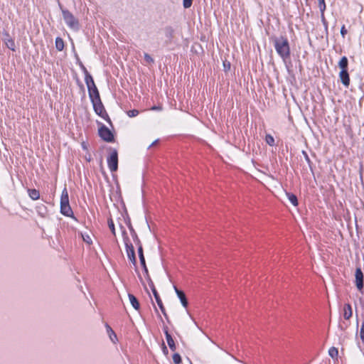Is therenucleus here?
<instances>
[{
	"mask_svg": "<svg viewBox=\"0 0 364 364\" xmlns=\"http://www.w3.org/2000/svg\"><path fill=\"white\" fill-rule=\"evenodd\" d=\"M265 141L267 144L269 146H274V139L271 134H267L265 136Z\"/></svg>",
	"mask_w": 364,
	"mask_h": 364,
	"instance_id": "obj_26",
	"label": "nucleus"
},
{
	"mask_svg": "<svg viewBox=\"0 0 364 364\" xmlns=\"http://www.w3.org/2000/svg\"><path fill=\"white\" fill-rule=\"evenodd\" d=\"M55 48L58 51H62L64 48V41L60 37L55 38Z\"/></svg>",
	"mask_w": 364,
	"mask_h": 364,
	"instance_id": "obj_22",
	"label": "nucleus"
},
{
	"mask_svg": "<svg viewBox=\"0 0 364 364\" xmlns=\"http://www.w3.org/2000/svg\"><path fill=\"white\" fill-rule=\"evenodd\" d=\"M108 226H109L110 230L112 231V233L114 235H115L116 232H115L114 224V222L112 218L108 220Z\"/></svg>",
	"mask_w": 364,
	"mask_h": 364,
	"instance_id": "obj_29",
	"label": "nucleus"
},
{
	"mask_svg": "<svg viewBox=\"0 0 364 364\" xmlns=\"http://www.w3.org/2000/svg\"><path fill=\"white\" fill-rule=\"evenodd\" d=\"M174 289L181 302V304L183 306L186 308L188 306V302L185 293L183 291L178 289L176 286H174Z\"/></svg>",
	"mask_w": 364,
	"mask_h": 364,
	"instance_id": "obj_14",
	"label": "nucleus"
},
{
	"mask_svg": "<svg viewBox=\"0 0 364 364\" xmlns=\"http://www.w3.org/2000/svg\"><path fill=\"white\" fill-rule=\"evenodd\" d=\"M105 327L107 328V333L109 334L110 340L114 343H115L116 341H117V338L116 333L114 332V331L112 329V328L107 323H106Z\"/></svg>",
	"mask_w": 364,
	"mask_h": 364,
	"instance_id": "obj_17",
	"label": "nucleus"
},
{
	"mask_svg": "<svg viewBox=\"0 0 364 364\" xmlns=\"http://www.w3.org/2000/svg\"><path fill=\"white\" fill-rule=\"evenodd\" d=\"M343 316L345 320L348 321L353 316V309L350 304H345L343 307Z\"/></svg>",
	"mask_w": 364,
	"mask_h": 364,
	"instance_id": "obj_11",
	"label": "nucleus"
},
{
	"mask_svg": "<svg viewBox=\"0 0 364 364\" xmlns=\"http://www.w3.org/2000/svg\"><path fill=\"white\" fill-rule=\"evenodd\" d=\"M6 45L8 48L11 49V50H15V43L14 40L9 39L6 43Z\"/></svg>",
	"mask_w": 364,
	"mask_h": 364,
	"instance_id": "obj_28",
	"label": "nucleus"
},
{
	"mask_svg": "<svg viewBox=\"0 0 364 364\" xmlns=\"http://www.w3.org/2000/svg\"><path fill=\"white\" fill-rule=\"evenodd\" d=\"M303 154H304V156H305V159H306V161H307V163H308L309 164H310V163H311V160H310V159H309V157L308 154H307L305 151H303Z\"/></svg>",
	"mask_w": 364,
	"mask_h": 364,
	"instance_id": "obj_41",
	"label": "nucleus"
},
{
	"mask_svg": "<svg viewBox=\"0 0 364 364\" xmlns=\"http://www.w3.org/2000/svg\"><path fill=\"white\" fill-rule=\"evenodd\" d=\"M148 282H149V287L151 288V291H152V293L154 296V298L156 299V301L159 307V309H161L162 314H164V316H165V318L168 320V315L166 312V310H165V308L163 305V303H162V301L155 288V286L154 284V282H152V280L151 279L150 277L148 276Z\"/></svg>",
	"mask_w": 364,
	"mask_h": 364,
	"instance_id": "obj_6",
	"label": "nucleus"
},
{
	"mask_svg": "<svg viewBox=\"0 0 364 364\" xmlns=\"http://www.w3.org/2000/svg\"><path fill=\"white\" fill-rule=\"evenodd\" d=\"M144 60L148 63H154V59L148 53H144Z\"/></svg>",
	"mask_w": 364,
	"mask_h": 364,
	"instance_id": "obj_34",
	"label": "nucleus"
},
{
	"mask_svg": "<svg viewBox=\"0 0 364 364\" xmlns=\"http://www.w3.org/2000/svg\"><path fill=\"white\" fill-rule=\"evenodd\" d=\"M286 195H287L289 200L290 201V203L294 206H297L298 205L297 197L294 194L291 193H286Z\"/></svg>",
	"mask_w": 364,
	"mask_h": 364,
	"instance_id": "obj_23",
	"label": "nucleus"
},
{
	"mask_svg": "<svg viewBox=\"0 0 364 364\" xmlns=\"http://www.w3.org/2000/svg\"><path fill=\"white\" fill-rule=\"evenodd\" d=\"M138 246V254L139 260L144 262V252H143V247L141 245V243L136 244Z\"/></svg>",
	"mask_w": 364,
	"mask_h": 364,
	"instance_id": "obj_25",
	"label": "nucleus"
},
{
	"mask_svg": "<svg viewBox=\"0 0 364 364\" xmlns=\"http://www.w3.org/2000/svg\"><path fill=\"white\" fill-rule=\"evenodd\" d=\"M159 142V140H155L150 146H149V148L151 147V146H155L157 143Z\"/></svg>",
	"mask_w": 364,
	"mask_h": 364,
	"instance_id": "obj_42",
	"label": "nucleus"
},
{
	"mask_svg": "<svg viewBox=\"0 0 364 364\" xmlns=\"http://www.w3.org/2000/svg\"><path fill=\"white\" fill-rule=\"evenodd\" d=\"M128 226H129V229L130 230V232L132 236L134 242H135V244H139L141 242V241H140L139 238L138 237L137 234L135 232V230H134L133 227L132 226V225L130 223L129 224Z\"/></svg>",
	"mask_w": 364,
	"mask_h": 364,
	"instance_id": "obj_21",
	"label": "nucleus"
},
{
	"mask_svg": "<svg viewBox=\"0 0 364 364\" xmlns=\"http://www.w3.org/2000/svg\"><path fill=\"white\" fill-rule=\"evenodd\" d=\"M164 33H165V36L169 41H171L173 38L174 29L171 26H166L164 28Z\"/></svg>",
	"mask_w": 364,
	"mask_h": 364,
	"instance_id": "obj_18",
	"label": "nucleus"
},
{
	"mask_svg": "<svg viewBox=\"0 0 364 364\" xmlns=\"http://www.w3.org/2000/svg\"><path fill=\"white\" fill-rule=\"evenodd\" d=\"M128 296L132 306L134 308V309L139 310L140 304L136 297L132 294H129Z\"/></svg>",
	"mask_w": 364,
	"mask_h": 364,
	"instance_id": "obj_15",
	"label": "nucleus"
},
{
	"mask_svg": "<svg viewBox=\"0 0 364 364\" xmlns=\"http://www.w3.org/2000/svg\"><path fill=\"white\" fill-rule=\"evenodd\" d=\"M273 43L277 53L284 62L290 58V47L287 38L275 37L273 38Z\"/></svg>",
	"mask_w": 364,
	"mask_h": 364,
	"instance_id": "obj_1",
	"label": "nucleus"
},
{
	"mask_svg": "<svg viewBox=\"0 0 364 364\" xmlns=\"http://www.w3.org/2000/svg\"><path fill=\"white\" fill-rule=\"evenodd\" d=\"M355 286L358 290H362L363 288V273L360 267L356 268L355 273Z\"/></svg>",
	"mask_w": 364,
	"mask_h": 364,
	"instance_id": "obj_9",
	"label": "nucleus"
},
{
	"mask_svg": "<svg viewBox=\"0 0 364 364\" xmlns=\"http://www.w3.org/2000/svg\"><path fill=\"white\" fill-rule=\"evenodd\" d=\"M173 360L175 364H180L181 363V357L178 353H174L173 355Z\"/></svg>",
	"mask_w": 364,
	"mask_h": 364,
	"instance_id": "obj_30",
	"label": "nucleus"
},
{
	"mask_svg": "<svg viewBox=\"0 0 364 364\" xmlns=\"http://www.w3.org/2000/svg\"><path fill=\"white\" fill-rule=\"evenodd\" d=\"M349 323L345 321L340 322L338 324V328L342 331H345L349 326Z\"/></svg>",
	"mask_w": 364,
	"mask_h": 364,
	"instance_id": "obj_27",
	"label": "nucleus"
},
{
	"mask_svg": "<svg viewBox=\"0 0 364 364\" xmlns=\"http://www.w3.org/2000/svg\"><path fill=\"white\" fill-rule=\"evenodd\" d=\"M339 77L342 84L346 87H348L350 85V77L348 72V70H341L339 73Z\"/></svg>",
	"mask_w": 364,
	"mask_h": 364,
	"instance_id": "obj_12",
	"label": "nucleus"
},
{
	"mask_svg": "<svg viewBox=\"0 0 364 364\" xmlns=\"http://www.w3.org/2000/svg\"><path fill=\"white\" fill-rule=\"evenodd\" d=\"M346 33H347V30H346V28L345 26L343 25V26L341 27V34L342 35V36H343V38H345V36L346 35Z\"/></svg>",
	"mask_w": 364,
	"mask_h": 364,
	"instance_id": "obj_37",
	"label": "nucleus"
},
{
	"mask_svg": "<svg viewBox=\"0 0 364 364\" xmlns=\"http://www.w3.org/2000/svg\"><path fill=\"white\" fill-rule=\"evenodd\" d=\"M328 355L333 358V359H338V350L336 347H331L328 350Z\"/></svg>",
	"mask_w": 364,
	"mask_h": 364,
	"instance_id": "obj_24",
	"label": "nucleus"
},
{
	"mask_svg": "<svg viewBox=\"0 0 364 364\" xmlns=\"http://www.w3.org/2000/svg\"><path fill=\"white\" fill-rule=\"evenodd\" d=\"M99 135L105 141H114V135L112 132L105 125H102L99 129Z\"/></svg>",
	"mask_w": 364,
	"mask_h": 364,
	"instance_id": "obj_8",
	"label": "nucleus"
},
{
	"mask_svg": "<svg viewBox=\"0 0 364 364\" xmlns=\"http://www.w3.org/2000/svg\"><path fill=\"white\" fill-rule=\"evenodd\" d=\"M85 82L88 88L96 87L94 80L90 73L85 75Z\"/></svg>",
	"mask_w": 364,
	"mask_h": 364,
	"instance_id": "obj_16",
	"label": "nucleus"
},
{
	"mask_svg": "<svg viewBox=\"0 0 364 364\" xmlns=\"http://www.w3.org/2000/svg\"><path fill=\"white\" fill-rule=\"evenodd\" d=\"M151 109H153V110H160V109H161V107L154 106V107L151 108Z\"/></svg>",
	"mask_w": 364,
	"mask_h": 364,
	"instance_id": "obj_43",
	"label": "nucleus"
},
{
	"mask_svg": "<svg viewBox=\"0 0 364 364\" xmlns=\"http://www.w3.org/2000/svg\"><path fill=\"white\" fill-rule=\"evenodd\" d=\"M162 350H163V353L166 355H168V349L166 348V346H165L164 343H163V347H162Z\"/></svg>",
	"mask_w": 364,
	"mask_h": 364,
	"instance_id": "obj_40",
	"label": "nucleus"
},
{
	"mask_svg": "<svg viewBox=\"0 0 364 364\" xmlns=\"http://www.w3.org/2000/svg\"><path fill=\"white\" fill-rule=\"evenodd\" d=\"M84 240L87 243H90L91 242V240L88 236L87 239L84 238Z\"/></svg>",
	"mask_w": 364,
	"mask_h": 364,
	"instance_id": "obj_44",
	"label": "nucleus"
},
{
	"mask_svg": "<svg viewBox=\"0 0 364 364\" xmlns=\"http://www.w3.org/2000/svg\"><path fill=\"white\" fill-rule=\"evenodd\" d=\"M93 108L97 114L100 116L102 118L105 119L106 117L108 119V121L110 122V119L108 117L107 113L106 112L104 105L101 101L99 100L97 101L92 102Z\"/></svg>",
	"mask_w": 364,
	"mask_h": 364,
	"instance_id": "obj_7",
	"label": "nucleus"
},
{
	"mask_svg": "<svg viewBox=\"0 0 364 364\" xmlns=\"http://www.w3.org/2000/svg\"><path fill=\"white\" fill-rule=\"evenodd\" d=\"M80 67H81V69H82L83 73L85 74V75H87V73H90L87 71V68L82 64L80 65Z\"/></svg>",
	"mask_w": 364,
	"mask_h": 364,
	"instance_id": "obj_39",
	"label": "nucleus"
},
{
	"mask_svg": "<svg viewBox=\"0 0 364 364\" xmlns=\"http://www.w3.org/2000/svg\"><path fill=\"white\" fill-rule=\"evenodd\" d=\"M338 67L341 68V70H348V60L346 56H343L341 58L338 62Z\"/></svg>",
	"mask_w": 364,
	"mask_h": 364,
	"instance_id": "obj_19",
	"label": "nucleus"
},
{
	"mask_svg": "<svg viewBox=\"0 0 364 364\" xmlns=\"http://www.w3.org/2000/svg\"><path fill=\"white\" fill-rule=\"evenodd\" d=\"M122 234H123V240H124L125 247H126V252H127V257H128L129 259L130 260V262L134 265H136V256H135V252H134V247H133L132 244L130 242L129 238L127 236L125 230H123Z\"/></svg>",
	"mask_w": 364,
	"mask_h": 364,
	"instance_id": "obj_4",
	"label": "nucleus"
},
{
	"mask_svg": "<svg viewBox=\"0 0 364 364\" xmlns=\"http://www.w3.org/2000/svg\"><path fill=\"white\" fill-rule=\"evenodd\" d=\"M140 263H141V266H142V267L144 269V272L146 274V279H148V276H149V272H148V269H147L146 265L145 258L144 259V262L140 261Z\"/></svg>",
	"mask_w": 364,
	"mask_h": 364,
	"instance_id": "obj_33",
	"label": "nucleus"
},
{
	"mask_svg": "<svg viewBox=\"0 0 364 364\" xmlns=\"http://www.w3.org/2000/svg\"><path fill=\"white\" fill-rule=\"evenodd\" d=\"M139 111L137 109H132L127 112V114L129 117H134L139 114Z\"/></svg>",
	"mask_w": 364,
	"mask_h": 364,
	"instance_id": "obj_32",
	"label": "nucleus"
},
{
	"mask_svg": "<svg viewBox=\"0 0 364 364\" xmlns=\"http://www.w3.org/2000/svg\"><path fill=\"white\" fill-rule=\"evenodd\" d=\"M360 338L362 342L364 343V320L362 321L360 330Z\"/></svg>",
	"mask_w": 364,
	"mask_h": 364,
	"instance_id": "obj_31",
	"label": "nucleus"
},
{
	"mask_svg": "<svg viewBox=\"0 0 364 364\" xmlns=\"http://www.w3.org/2000/svg\"><path fill=\"white\" fill-rule=\"evenodd\" d=\"M320 10L323 12L326 9V4L324 0H318Z\"/></svg>",
	"mask_w": 364,
	"mask_h": 364,
	"instance_id": "obj_36",
	"label": "nucleus"
},
{
	"mask_svg": "<svg viewBox=\"0 0 364 364\" xmlns=\"http://www.w3.org/2000/svg\"><path fill=\"white\" fill-rule=\"evenodd\" d=\"M193 0H183V5L185 9H188L192 5Z\"/></svg>",
	"mask_w": 364,
	"mask_h": 364,
	"instance_id": "obj_35",
	"label": "nucleus"
},
{
	"mask_svg": "<svg viewBox=\"0 0 364 364\" xmlns=\"http://www.w3.org/2000/svg\"><path fill=\"white\" fill-rule=\"evenodd\" d=\"M164 332L166 336V340L168 343V347L172 351H175L176 350V346L174 342V340L171 335L168 332V329L167 326L164 327Z\"/></svg>",
	"mask_w": 364,
	"mask_h": 364,
	"instance_id": "obj_10",
	"label": "nucleus"
},
{
	"mask_svg": "<svg viewBox=\"0 0 364 364\" xmlns=\"http://www.w3.org/2000/svg\"><path fill=\"white\" fill-rule=\"evenodd\" d=\"M28 196L32 200H38L40 198L39 191L36 189H28Z\"/></svg>",
	"mask_w": 364,
	"mask_h": 364,
	"instance_id": "obj_20",
	"label": "nucleus"
},
{
	"mask_svg": "<svg viewBox=\"0 0 364 364\" xmlns=\"http://www.w3.org/2000/svg\"><path fill=\"white\" fill-rule=\"evenodd\" d=\"M89 97L91 102L97 101L100 99V92L97 87L88 88Z\"/></svg>",
	"mask_w": 364,
	"mask_h": 364,
	"instance_id": "obj_13",
	"label": "nucleus"
},
{
	"mask_svg": "<svg viewBox=\"0 0 364 364\" xmlns=\"http://www.w3.org/2000/svg\"><path fill=\"white\" fill-rule=\"evenodd\" d=\"M39 209L38 213L43 216L44 213H43V210L46 211V207L44 205H42L41 207H38Z\"/></svg>",
	"mask_w": 364,
	"mask_h": 364,
	"instance_id": "obj_38",
	"label": "nucleus"
},
{
	"mask_svg": "<svg viewBox=\"0 0 364 364\" xmlns=\"http://www.w3.org/2000/svg\"><path fill=\"white\" fill-rule=\"evenodd\" d=\"M63 19L66 25L73 31H79L80 23L77 18L68 9L60 7Z\"/></svg>",
	"mask_w": 364,
	"mask_h": 364,
	"instance_id": "obj_2",
	"label": "nucleus"
},
{
	"mask_svg": "<svg viewBox=\"0 0 364 364\" xmlns=\"http://www.w3.org/2000/svg\"><path fill=\"white\" fill-rule=\"evenodd\" d=\"M60 213L65 216H71L73 215V210L69 203L68 192L66 187L62 191L60 198Z\"/></svg>",
	"mask_w": 364,
	"mask_h": 364,
	"instance_id": "obj_3",
	"label": "nucleus"
},
{
	"mask_svg": "<svg viewBox=\"0 0 364 364\" xmlns=\"http://www.w3.org/2000/svg\"><path fill=\"white\" fill-rule=\"evenodd\" d=\"M107 165L111 172L117 171L118 153L116 149H110V153L107 157Z\"/></svg>",
	"mask_w": 364,
	"mask_h": 364,
	"instance_id": "obj_5",
	"label": "nucleus"
}]
</instances>
